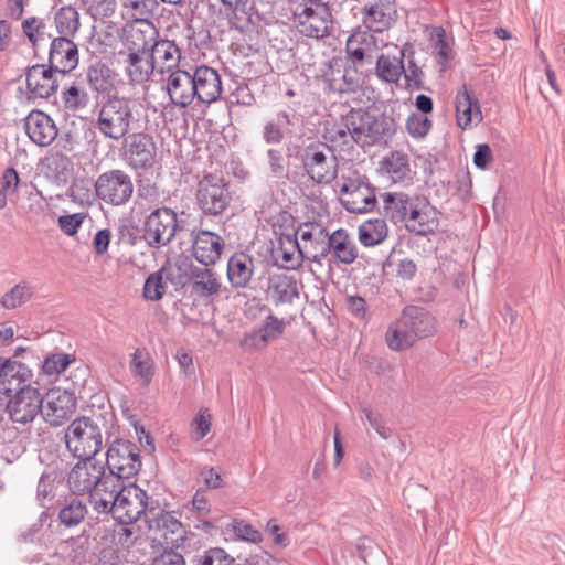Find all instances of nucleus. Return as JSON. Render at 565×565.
<instances>
[{
  "mask_svg": "<svg viewBox=\"0 0 565 565\" xmlns=\"http://www.w3.org/2000/svg\"><path fill=\"white\" fill-rule=\"evenodd\" d=\"M381 198L385 215L394 224H403L408 232L423 236L436 230V211L426 198L403 192H385Z\"/></svg>",
  "mask_w": 565,
  "mask_h": 565,
  "instance_id": "obj_1",
  "label": "nucleus"
},
{
  "mask_svg": "<svg viewBox=\"0 0 565 565\" xmlns=\"http://www.w3.org/2000/svg\"><path fill=\"white\" fill-rule=\"evenodd\" d=\"M138 126L135 104L128 97L111 95L97 107L95 128L106 139L119 141Z\"/></svg>",
  "mask_w": 565,
  "mask_h": 565,
  "instance_id": "obj_2",
  "label": "nucleus"
},
{
  "mask_svg": "<svg viewBox=\"0 0 565 565\" xmlns=\"http://www.w3.org/2000/svg\"><path fill=\"white\" fill-rule=\"evenodd\" d=\"M107 434V424L103 416H82L66 427L64 440L74 457L94 458L103 449Z\"/></svg>",
  "mask_w": 565,
  "mask_h": 565,
  "instance_id": "obj_3",
  "label": "nucleus"
},
{
  "mask_svg": "<svg viewBox=\"0 0 565 565\" xmlns=\"http://www.w3.org/2000/svg\"><path fill=\"white\" fill-rule=\"evenodd\" d=\"M342 122L351 130L353 142L363 148L385 141L395 131L392 117L363 108L350 109L342 115Z\"/></svg>",
  "mask_w": 565,
  "mask_h": 565,
  "instance_id": "obj_4",
  "label": "nucleus"
},
{
  "mask_svg": "<svg viewBox=\"0 0 565 565\" xmlns=\"http://www.w3.org/2000/svg\"><path fill=\"white\" fill-rule=\"evenodd\" d=\"M299 160L306 174L318 184H329L338 175L339 161L327 142L312 141L303 146Z\"/></svg>",
  "mask_w": 565,
  "mask_h": 565,
  "instance_id": "obj_5",
  "label": "nucleus"
},
{
  "mask_svg": "<svg viewBox=\"0 0 565 565\" xmlns=\"http://www.w3.org/2000/svg\"><path fill=\"white\" fill-rule=\"evenodd\" d=\"M296 29L302 36L322 40L331 35L333 19L329 6L321 0H305L294 12Z\"/></svg>",
  "mask_w": 565,
  "mask_h": 565,
  "instance_id": "obj_6",
  "label": "nucleus"
},
{
  "mask_svg": "<svg viewBox=\"0 0 565 565\" xmlns=\"http://www.w3.org/2000/svg\"><path fill=\"white\" fill-rule=\"evenodd\" d=\"M107 475H113L117 480L130 479L141 468L139 447L129 440L117 439L107 450Z\"/></svg>",
  "mask_w": 565,
  "mask_h": 565,
  "instance_id": "obj_7",
  "label": "nucleus"
},
{
  "mask_svg": "<svg viewBox=\"0 0 565 565\" xmlns=\"http://www.w3.org/2000/svg\"><path fill=\"white\" fill-rule=\"evenodd\" d=\"M321 76L328 88L340 95L356 93L362 85L356 66L341 57H333L324 63Z\"/></svg>",
  "mask_w": 565,
  "mask_h": 565,
  "instance_id": "obj_8",
  "label": "nucleus"
},
{
  "mask_svg": "<svg viewBox=\"0 0 565 565\" xmlns=\"http://www.w3.org/2000/svg\"><path fill=\"white\" fill-rule=\"evenodd\" d=\"M7 397L6 411L13 423L26 425L41 414L43 397L39 388L31 383L12 392Z\"/></svg>",
  "mask_w": 565,
  "mask_h": 565,
  "instance_id": "obj_9",
  "label": "nucleus"
},
{
  "mask_svg": "<svg viewBox=\"0 0 565 565\" xmlns=\"http://www.w3.org/2000/svg\"><path fill=\"white\" fill-rule=\"evenodd\" d=\"M95 191L99 200L107 204L119 206L126 204L131 199L134 183L128 173L114 169L102 173L97 178Z\"/></svg>",
  "mask_w": 565,
  "mask_h": 565,
  "instance_id": "obj_10",
  "label": "nucleus"
},
{
  "mask_svg": "<svg viewBox=\"0 0 565 565\" xmlns=\"http://www.w3.org/2000/svg\"><path fill=\"white\" fill-rule=\"evenodd\" d=\"M177 228V213L169 207H158L146 218L143 238L149 246L158 248L173 239Z\"/></svg>",
  "mask_w": 565,
  "mask_h": 565,
  "instance_id": "obj_11",
  "label": "nucleus"
},
{
  "mask_svg": "<svg viewBox=\"0 0 565 565\" xmlns=\"http://www.w3.org/2000/svg\"><path fill=\"white\" fill-rule=\"evenodd\" d=\"M148 495L135 483H121L113 512V518L120 524H132L147 509Z\"/></svg>",
  "mask_w": 565,
  "mask_h": 565,
  "instance_id": "obj_12",
  "label": "nucleus"
},
{
  "mask_svg": "<svg viewBox=\"0 0 565 565\" xmlns=\"http://www.w3.org/2000/svg\"><path fill=\"white\" fill-rule=\"evenodd\" d=\"M79 461L71 469L67 483L74 494L83 495L94 491L107 477L105 466L94 458H78Z\"/></svg>",
  "mask_w": 565,
  "mask_h": 565,
  "instance_id": "obj_13",
  "label": "nucleus"
},
{
  "mask_svg": "<svg viewBox=\"0 0 565 565\" xmlns=\"http://www.w3.org/2000/svg\"><path fill=\"white\" fill-rule=\"evenodd\" d=\"M223 179L216 174L205 175L198 184L196 202L204 214L218 215L230 203Z\"/></svg>",
  "mask_w": 565,
  "mask_h": 565,
  "instance_id": "obj_14",
  "label": "nucleus"
},
{
  "mask_svg": "<svg viewBox=\"0 0 565 565\" xmlns=\"http://www.w3.org/2000/svg\"><path fill=\"white\" fill-rule=\"evenodd\" d=\"M296 235L299 237L303 258L319 265L328 257L329 233L317 223H305L298 227Z\"/></svg>",
  "mask_w": 565,
  "mask_h": 565,
  "instance_id": "obj_15",
  "label": "nucleus"
},
{
  "mask_svg": "<svg viewBox=\"0 0 565 565\" xmlns=\"http://www.w3.org/2000/svg\"><path fill=\"white\" fill-rule=\"evenodd\" d=\"M76 409V399L67 391L60 388L50 390L43 398L41 415L52 426H60Z\"/></svg>",
  "mask_w": 565,
  "mask_h": 565,
  "instance_id": "obj_16",
  "label": "nucleus"
},
{
  "mask_svg": "<svg viewBox=\"0 0 565 565\" xmlns=\"http://www.w3.org/2000/svg\"><path fill=\"white\" fill-rule=\"evenodd\" d=\"M340 192L342 205L351 213H367L376 204L373 188L361 179L344 182Z\"/></svg>",
  "mask_w": 565,
  "mask_h": 565,
  "instance_id": "obj_17",
  "label": "nucleus"
},
{
  "mask_svg": "<svg viewBox=\"0 0 565 565\" xmlns=\"http://www.w3.org/2000/svg\"><path fill=\"white\" fill-rule=\"evenodd\" d=\"M157 148L152 137L143 132L131 134L125 141V159L134 169L150 168L156 158Z\"/></svg>",
  "mask_w": 565,
  "mask_h": 565,
  "instance_id": "obj_18",
  "label": "nucleus"
},
{
  "mask_svg": "<svg viewBox=\"0 0 565 565\" xmlns=\"http://www.w3.org/2000/svg\"><path fill=\"white\" fill-rule=\"evenodd\" d=\"M193 93L200 103L211 104L222 94V81L218 72L210 66L201 65L192 73Z\"/></svg>",
  "mask_w": 565,
  "mask_h": 565,
  "instance_id": "obj_19",
  "label": "nucleus"
},
{
  "mask_svg": "<svg viewBox=\"0 0 565 565\" xmlns=\"http://www.w3.org/2000/svg\"><path fill=\"white\" fill-rule=\"evenodd\" d=\"M224 247L225 242L220 235L200 230L193 238L192 255L200 264L213 266L221 258Z\"/></svg>",
  "mask_w": 565,
  "mask_h": 565,
  "instance_id": "obj_20",
  "label": "nucleus"
},
{
  "mask_svg": "<svg viewBox=\"0 0 565 565\" xmlns=\"http://www.w3.org/2000/svg\"><path fill=\"white\" fill-rule=\"evenodd\" d=\"M24 129L29 138L40 147L50 146L57 137L54 120L44 111L33 109L24 119Z\"/></svg>",
  "mask_w": 565,
  "mask_h": 565,
  "instance_id": "obj_21",
  "label": "nucleus"
},
{
  "mask_svg": "<svg viewBox=\"0 0 565 565\" xmlns=\"http://www.w3.org/2000/svg\"><path fill=\"white\" fill-rule=\"evenodd\" d=\"M117 61L131 86L146 84L156 71L149 55L118 53Z\"/></svg>",
  "mask_w": 565,
  "mask_h": 565,
  "instance_id": "obj_22",
  "label": "nucleus"
},
{
  "mask_svg": "<svg viewBox=\"0 0 565 565\" xmlns=\"http://www.w3.org/2000/svg\"><path fill=\"white\" fill-rule=\"evenodd\" d=\"M32 371L19 361L0 356V393L6 396L30 383Z\"/></svg>",
  "mask_w": 565,
  "mask_h": 565,
  "instance_id": "obj_23",
  "label": "nucleus"
},
{
  "mask_svg": "<svg viewBox=\"0 0 565 565\" xmlns=\"http://www.w3.org/2000/svg\"><path fill=\"white\" fill-rule=\"evenodd\" d=\"M167 93L171 103L180 108L190 106L195 99L192 73L174 70L166 79Z\"/></svg>",
  "mask_w": 565,
  "mask_h": 565,
  "instance_id": "obj_24",
  "label": "nucleus"
},
{
  "mask_svg": "<svg viewBox=\"0 0 565 565\" xmlns=\"http://www.w3.org/2000/svg\"><path fill=\"white\" fill-rule=\"evenodd\" d=\"M49 62L52 67L64 75L78 64V49L71 38L58 36L51 42Z\"/></svg>",
  "mask_w": 565,
  "mask_h": 565,
  "instance_id": "obj_25",
  "label": "nucleus"
},
{
  "mask_svg": "<svg viewBox=\"0 0 565 565\" xmlns=\"http://www.w3.org/2000/svg\"><path fill=\"white\" fill-rule=\"evenodd\" d=\"M58 71L50 65L36 64L29 67L26 72V86L29 90L38 97L49 98L58 87L56 76Z\"/></svg>",
  "mask_w": 565,
  "mask_h": 565,
  "instance_id": "obj_26",
  "label": "nucleus"
},
{
  "mask_svg": "<svg viewBox=\"0 0 565 565\" xmlns=\"http://www.w3.org/2000/svg\"><path fill=\"white\" fill-rule=\"evenodd\" d=\"M394 13V6L388 0H377L364 6L362 22L369 31L382 33L391 26Z\"/></svg>",
  "mask_w": 565,
  "mask_h": 565,
  "instance_id": "obj_27",
  "label": "nucleus"
},
{
  "mask_svg": "<svg viewBox=\"0 0 565 565\" xmlns=\"http://www.w3.org/2000/svg\"><path fill=\"white\" fill-rule=\"evenodd\" d=\"M266 295L275 305L290 303L299 296L298 281L294 275L271 274L268 277Z\"/></svg>",
  "mask_w": 565,
  "mask_h": 565,
  "instance_id": "obj_28",
  "label": "nucleus"
},
{
  "mask_svg": "<svg viewBox=\"0 0 565 565\" xmlns=\"http://www.w3.org/2000/svg\"><path fill=\"white\" fill-rule=\"evenodd\" d=\"M189 281L192 295L200 299H210L221 292L222 282L213 269L192 267Z\"/></svg>",
  "mask_w": 565,
  "mask_h": 565,
  "instance_id": "obj_29",
  "label": "nucleus"
},
{
  "mask_svg": "<svg viewBox=\"0 0 565 565\" xmlns=\"http://www.w3.org/2000/svg\"><path fill=\"white\" fill-rule=\"evenodd\" d=\"M275 263L286 269L298 268L303 259L298 235L281 234L273 249Z\"/></svg>",
  "mask_w": 565,
  "mask_h": 565,
  "instance_id": "obj_30",
  "label": "nucleus"
},
{
  "mask_svg": "<svg viewBox=\"0 0 565 565\" xmlns=\"http://www.w3.org/2000/svg\"><path fill=\"white\" fill-rule=\"evenodd\" d=\"M401 318L406 323L409 332L417 342L420 339L431 337L436 332V320L420 307H406Z\"/></svg>",
  "mask_w": 565,
  "mask_h": 565,
  "instance_id": "obj_31",
  "label": "nucleus"
},
{
  "mask_svg": "<svg viewBox=\"0 0 565 565\" xmlns=\"http://www.w3.org/2000/svg\"><path fill=\"white\" fill-rule=\"evenodd\" d=\"M121 482L113 475H107L98 487L89 493V502L97 513H110L113 515L117 493Z\"/></svg>",
  "mask_w": 565,
  "mask_h": 565,
  "instance_id": "obj_32",
  "label": "nucleus"
},
{
  "mask_svg": "<svg viewBox=\"0 0 565 565\" xmlns=\"http://www.w3.org/2000/svg\"><path fill=\"white\" fill-rule=\"evenodd\" d=\"M455 106L457 124L462 129L482 121V113L478 99L468 90L466 85H462L457 90Z\"/></svg>",
  "mask_w": 565,
  "mask_h": 565,
  "instance_id": "obj_33",
  "label": "nucleus"
},
{
  "mask_svg": "<svg viewBox=\"0 0 565 565\" xmlns=\"http://www.w3.org/2000/svg\"><path fill=\"white\" fill-rule=\"evenodd\" d=\"M154 68L163 74L178 68L181 58L180 49L170 40H156L149 54Z\"/></svg>",
  "mask_w": 565,
  "mask_h": 565,
  "instance_id": "obj_34",
  "label": "nucleus"
},
{
  "mask_svg": "<svg viewBox=\"0 0 565 565\" xmlns=\"http://www.w3.org/2000/svg\"><path fill=\"white\" fill-rule=\"evenodd\" d=\"M156 30L151 24H147L146 29L138 26H129L124 30V47L119 53H135L140 55H149L151 46L154 43Z\"/></svg>",
  "mask_w": 565,
  "mask_h": 565,
  "instance_id": "obj_35",
  "label": "nucleus"
},
{
  "mask_svg": "<svg viewBox=\"0 0 565 565\" xmlns=\"http://www.w3.org/2000/svg\"><path fill=\"white\" fill-rule=\"evenodd\" d=\"M157 532L160 540L170 548H179L184 545L186 531L183 524L171 513H161L157 520Z\"/></svg>",
  "mask_w": 565,
  "mask_h": 565,
  "instance_id": "obj_36",
  "label": "nucleus"
},
{
  "mask_svg": "<svg viewBox=\"0 0 565 565\" xmlns=\"http://www.w3.org/2000/svg\"><path fill=\"white\" fill-rule=\"evenodd\" d=\"M330 254L337 262L345 265L354 263L359 256L354 241L343 228L329 234L328 256Z\"/></svg>",
  "mask_w": 565,
  "mask_h": 565,
  "instance_id": "obj_37",
  "label": "nucleus"
},
{
  "mask_svg": "<svg viewBox=\"0 0 565 565\" xmlns=\"http://www.w3.org/2000/svg\"><path fill=\"white\" fill-rule=\"evenodd\" d=\"M255 269L252 256L236 253L227 262V277L234 288H244L250 281Z\"/></svg>",
  "mask_w": 565,
  "mask_h": 565,
  "instance_id": "obj_38",
  "label": "nucleus"
},
{
  "mask_svg": "<svg viewBox=\"0 0 565 565\" xmlns=\"http://www.w3.org/2000/svg\"><path fill=\"white\" fill-rule=\"evenodd\" d=\"M385 343L393 351H404L413 347L416 341L399 317L388 326L385 333Z\"/></svg>",
  "mask_w": 565,
  "mask_h": 565,
  "instance_id": "obj_39",
  "label": "nucleus"
},
{
  "mask_svg": "<svg viewBox=\"0 0 565 565\" xmlns=\"http://www.w3.org/2000/svg\"><path fill=\"white\" fill-rule=\"evenodd\" d=\"M387 234L388 227L383 218H371L359 226V241L365 247L380 245Z\"/></svg>",
  "mask_w": 565,
  "mask_h": 565,
  "instance_id": "obj_40",
  "label": "nucleus"
},
{
  "mask_svg": "<svg viewBox=\"0 0 565 565\" xmlns=\"http://www.w3.org/2000/svg\"><path fill=\"white\" fill-rule=\"evenodd\" d=\"M403 57V52H401V56L381 54L375 67L379 78L390 84L397 83L404 73Z\"/></svg>",
  "mask_w": 565,
  "mask_h": 565,
  "instance_id": "obj_41",
  "label": "nucleus"
},
{
  "mask_svg": "<svg viewBox=\"0 0 565 565\" xmlns=\"http://www.w3.org/2000/svg\"><path fill=\"white\" fill-rule=\"evenodd\" d=\"M87 79L95 92H109L115 86V72L108 65L96 62L88 67Z\"/></svg>",
  "mask_w": 565,
  "mask_h": 565,
  "instance_id": "obj_42",
  "label": "nucleus"
},
{
  "mask_svg": "<svg viewBox=\"0 0 565 565\" xmlns=\"http://www.w3.org/2000/svg\"><path fill=\"white\" fill-rule=\"evenodd\" d=\"M130 371L134 377L142 385L148 386L153 376V361L143 349H136L131 361Z\"/></svg>",
  "mask_w": 565,
  "mask_h": 565,
  "instance_id": "obj_43",
  "label": "nucleus"
},
{
  "mask_svg": "<svg viewBox=\"0 0 565 565\" xmlns=\"http://www.w3.org/2000/svg\"><path fill=\"white\" fill-rule=\"evenodd\" d=\"M383 169L393 182H402L409 178L411 168L406 154L395 151L383 161Z\"/></svg>",
  "mask_w": 565,
  "mask_h": 565,
  "instance_id": "obj_44",
  "label": "nucleus"
},
{
  "mask_svg": "<svg viewBox=\"0 0 565 565\" xmlns=\"http://www.w3.org/2000/svg\"><path fill=\"white\" fill-rule=\"evenodd\" d=\"M55 25L60 36L72 38L79 29V14L75 8L68 6L55 13Z\"/></svg>",
  "mask_w": 565,
  "mask_h": 565,
  "instance_id": "obj_45",
  "label": "nucleus"
},
{
  "mask_svg": "<svg viewBox=\"0 0 565 565\" xmlns=\"http://www.w3.org/2000/svg\"><path fill=\"white\" fill-rule=\"evenodd\" d=\"M81 8L95 21L111 18L117 11V0H78Z\"/></svg>",
  "mask_w": 565,
  "mask_h": 565,
  "instance_id": "obj_46",
  "label": "nucleus"
},
{
  "mask_svg": "<svg viewBox=\"0 0 565 565\" xmlns=\"http://www.w3.org/2000/svg\"><path fill=\"white\" fill-rule=\"evenodd\" d=\"M373 44V35L366 31L355 30L347 41V51L355 60L362 61Z\"/></svg>",
  "mask_w": 565,
  "mask_h": 565,
  "instance_id": "obj_47",
  "label": "nucleus"
},
{
  "mask_svg": "<svg viewBox=\"0 0 565 565\" xmlns=\"http://www.w3.org/2000/svg\"><path fill=\"white\" fill-rule=\"evenodd\" d=\"M290 125V117L287 113H278L276 118L264 126L263 138L268 145H278L284 139V129Z\"/></svg>",
  "mask_w": 565,
  "mask_h": 565,
  "instance_id": "obj_48",
  "label": "nucleus"
},
{
  "mask_svg": "<svg viewBox=\"0 0 565 565\" xmlns=\"http://www.w3.org/2000/svg\"><path fill=\"white\" fill-rule=\"evenodd\" d=\"M124 10L136 21L147 20L157 9V0H120Z\"/></svg>",
  "mask_w": 565,
  "mask_h": 565,
  "instance_id": "obj_49",
  "label": "nucleus"
},
{
  "mask_svg": "<svg viewBox=\"0 0 565 565\" xmlns=\"http://www.w3.org/2000/svg\"><path fill=\"white\" fill-rule=\"evenodd\" d=\"M86 513L85 503L78 499H73L60 510L58 519L66 526H75L84 520Z\"/></svg>",
  "mask_w": 565,
  "mask_h": 565,
  "instance_id": "obj_50",
  "label": "nucleus"
},
{
  "mask_svg": "<svg viewBox=\"0 0 565 565\" xmlns=\"http://www.w3.org/2000/svg\"><path fill=\"white\" fill-rule=\"evenodd\" d=\"M163 275V270H158L146 279L143 285V297L146 299L157 301L163 297L168 288V279Z\"/></svg>",
  "mask_w": 565,
  "mask_h": 565,
  "instance_id": "obj_51",
  "label": "nucleus"
},
{
  "mask_svg": "<svg viewBox=\"0 0 565 565\" xmlns=\"http://www.w3.org/2000/svg\"><path fill=\"white\" fill-rule=\"evenodd\" d=\"M31 296V287L26 282H20L2 296L1 305L6 309H15L26 302Z\"/></svg>",
  "mask_w": 565,
  "mask_h": 565,
  "instance_id": "obj_52",
  "label": "nucleus"
},
{
  "mask_svg": "<svg viewBox=\"0 0 565 565\" xmlns=\"http://www.w3.org/2000/svg\"><path fill=\"white\" fill-rule=\"evenodd\" d=\"M22 29L34 46L51 36L45 21L40 18L31 17L25 19L22 22Z\"/></svg>",
  "mask_w": 565,
  "mask_h": 565,
  "instance_id": "obj_53",
  "label": "nucleus"
},
{
  "mask_svg": "<svg viewBox=\"0 0 565 565\" xmlns=\"http://www.w3.org/2000/svg\"><path fill=\"white\" fill-rule=\"evenodd\" d=\"M64 105L72 111L82 110L87 107L89 96L85 89L72 85L65 88L62 93Z\"/></svg>",
  "mask_w": 565,
  "mask_h": 565,
  "instance_id": "obj_54",
  "label": "nucleus"
},
{
  "mask_svg": "<svg viewBox=\"0 0 565 565\" xmlns=\"http://www.w3.org/2000/svg\"><path fill=\"white\" fill-rule=\"evenodd\" d=\"M266 164L271 177L284 179L288 175L286 159L278 149L270 148L266 152Z\"/></svg>",
  "mask_w": 565,
  "mask_h": 565,
  "instance_id": "obj_55",
  "label": "nucleus"
},
{
  "mask_svg": "<svg viewBox=\"0 0 565 565\" xmlns=\"http://www.w3.org/2000/svg\"><path fill=\"white\" fill-rule=\"evenodd\" d=\"M19 184V175L15 169L7 168L0 177V209L6 207L8 194L13 193Z\"/></svg>",
  "mask_w": 565,
  "mask_h": 565,
  "instance_id": "obj_56",
  "label": "nucleus"
},
{
  "mask_svg": "<svg viewBox=\"0 0 565 565\" xmlns=\"http://www.w3.org/2000/svg\"><path fill=\"white\" fill-rule=\"evenodd\" d=\"M266 344L277 340L285 330V322L275 316H268L264 323L257 328Z\"/></svg>",
  "mask_w": 565,
  "mask_h": 565,
  "instance_id": "obj_57",
  "label": "nucleus"
},
{
  "mask_svg": "<svg viewBox=\"0 0 565 565\" xmlns=\"http://www.w3.org/2000/svg\"><path fill=\"white\" fill-rule=\"evenodd\" d=\"M434 50L439 57V63H446L451 57L450 42L443 28H435L431 34Z\"/></svg>",
  "mask_w": 565,
  "mask_h": 565,
  "instance_id": "obj_58",
  "label": "nucleus"
},
{
  "mask_svg": "<svg viewBox=\"0 0 565 565\" xmlns=\"http://www.w3.org/2000/svg\"><path fill=\"white\" fill-rule=\"evenodd\" d=\"M323 138L327 142H331L338 146H350L352 140L351 130L348 129L347 125H334L331 128H326Z\"/></svg>",
  "mask_w": 565,
  "mask_h": 565,
  "instance_id": "obj_59",
  "label": "nucleus"
},
{
  "mask_svg": "<svg viewBox=\"0 0 565 565\" xmlns=\"http://www.w3.org/2000/svg\"><path fill=\"white\" fill-rule=\"evenodd\" d=\"M431 121L423 114H412L406 120V129L414 138H423L430 130Z\"/></svg>",
  "mask_w": 565,
  "mask_h": 565,
  "instance_id": "obj_60",
  "label": "nucleus"
},
{
  "mask_svg": "<svg viewBox=\"0 0 565 565\" xmlns=\"http://www.w3.org/2000/svg\"><path fill=\"white\" fill-rule=\"evenodd\" d=\"M211 414L207 408H202L195 415V417L191 422V428L193 433V438L195 440L203 439L211 429Z\"/></svg>",
  "mask_w": 565,
  "mask_h": 565,
  "instance_id": "obj_61",
  "label": "nucleus"
},
{
  "mask_svg": "<svg viewBox=\"0 0 565 565\" xmlns=\"http://www.w3.org/2000/svg\"><path fill=\"white\" fill-rule=\"evenodd\" d=\"M71 356L64 353H55L47 356L44 362L42 370L47 375L60 374L66 370L71 363Z\"/></svg>",
  "mask_w": 565,
  "mask_h": 565,
  "instance_id": "obj_62",
  "label": "nucleus"
},
{
  "mask_svg": "<svg viewBox=\"0 0 565 565\" xmlns=\"http://www.w3.org/2000/svg\"><path fill=\"white\" fill-rule=\"evenodd\" d=\"M232 563L233 558L222 548L209 550L196 559V565H232Z\"/></svg>",
  "mask_w": 565,
  "mask_h": 565,
  "instance_id": "obj_63",
  "label": "nucleus"
},
{
  "mask_svg": "<svg viewBox=\"0 0 565 565\" xmlns=\"http://www.w3.org/2000/svg\"><path fill=\"white\" fill-rule=\"evenodd\" d=\"M233 531L235 535L243 541L250 543H257L262 541L260 532L244 521H234Z\"/></svg>",
  "mask_w": 565,
  "mask_h": 565,
  "instance_id": "obj_64",
  "label": "nucleus"
}]
</instances>
